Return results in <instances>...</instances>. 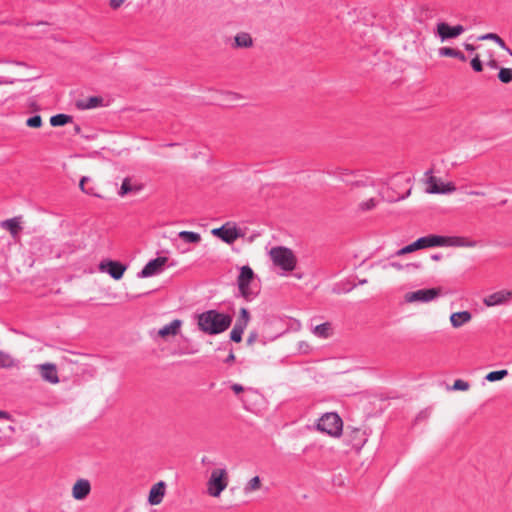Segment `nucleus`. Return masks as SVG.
<instances>
[{
    "mask_svg": "<svg viewBox=\"0 0 512 512\" xmlns=\"http://www.w3.org/2000/svg\"><path fill=\"white\" fill-rule=\"evenodd\" d=\"M387 184L386 179H373L364 175H359L351 181L350 186L353 189H370L376 194V196L361 199L356 207L357 212L364 214L375 210L380 201L384 199L381 190Z\"/></svg>",
    "mask_w": 512,
    "mask_h": 512,
    "instance_id": "1",
    "label": "nucleus"
},
{
    "mask_svg": "<svg viewBox=\"0 0 512 512\" xmlns=\"http://www.w3.org/2000/svg\"><path fill=\"white\" fill-rule=\"evenodd\" d=\"M198 327L204 333L213 335L224 332L231 325L232 318L215 310L198 315Z\"/></svg>",
    "mask_w": 512,
    "mask_h": 512,
    "instance_id": "2",
    "label": "nucleus"
},
{
    "mask_svg": "<svg viewBox=\"0 0 512 512\" xmlns=\"http://www.w3.org/2000/svg\"><path fill=\"white\" fill-rule=\"evenodd\" d=\"M229 485V473L225 468H214L206 483V491L210 497L219 498Z\"/></svg>",
    "mask_w": 512,
    "mask_h": 512,
    "instance_id": "3",
    "label": "nucleus"
},
{
    "mask_svg": "<svg viewBox=\"0 0 512 512\" xmlns=\"http://www.w3.org/2000/svg\"><path fill=\"white\" fill-rule=\"evenodd\" d=\"M272 263L283 271L290 272L296 267L297 259L289 248L278 246L269 251Z\"/></svg>",
    "mask_w": 512,
    "mask_h": 512,
    "instance_id": "4",
    "label": "nucleus"
},
{
    "mask_svg": "<svg viewBox=\"0 0 512 512\" xmlns=\"http://www.w3.org/2000/svg\"><path fill=\"white\" fill-rule=\"evenodd\" d=\"M317 430L337 438L342 433L343 421L336 413H326L318 420Z\"/></svg>",
    "mask_w": 512,
    "mask_h": 512,
    "instance_id": "5",
    "label": "nucleus"
},
{
    "mask_svg": "<svg viewBox=\"0 0 512 512\" xmlns=\"http://www.w3.org/2000/svg\"><path fill=\"white\" fill-rule=\"evenodd\" d=\"M211 234L226 244H233L237 239L244 237L245 232L234 222H226L219 228H213Z\"/></svg>",
    "mask_w": 512,
    "mask_h": 512,
    "instance_id": "6",
    "label": "nucleus"
},
{
    "mask_svg": "<svg viewBox=\"0 0 512 512\" xmlns=\"http://www.w3.org/2000/svg\"><path fill=\"white\" fill-rule=\"evenodd\" d=\"M35 371L44 383L56 386L61 382L59 369L53 362L39 363L35 366Z\"/></svg>",
    "mask_w": 512,
    "mask_h": 512,
    "instance_id": "7",
    "label": "nucleus"
},
{
    "mask_svg": "<svg viewBox=\"0 0 512 512\" xmlns=\"http://www.w3.org/2000/svg\"><path fill=\"white\" fill-rule=\"evenodd\" d=\"M442 293L440 287L429 289H420L416 291L407 292L404 294V301L408 304L412 303H428L438 298Z\"/></svg>",
    "mask_w": 512,
    "mask_h": 512,
    "instance_id": "8",
    "label": "nucleus"
},
{
    "mask_svg": "<svg viewBox=\"0 0 512 512\" xmlns=\"http://www.w3.org/2000/svg\"><path fill=\"white\" fill-rule=\"evenodd\" d=\"M98 270L101 273L108 274L115 281H119L123 278L127 266L116 260L103 259L98 264Z\"/></svg>",
    "mask_w": 512,
    "mask_h": 512,
    "instance_id": "9",
    "label": "nucleus"
},
{
    "mask_svg": "<svg viewBox=\"0 0 512 512\" xmlns=\"http://www.w3.org/2000/svg\"><path fill=\"white\" fill-rule=\"evenodd\" d=\"M255 274L251 267L242 266L240 269V274L237 278L238 289L242 297L245 299H249V297L253 294L250 284L254 281Z\"/></svg>",
    "mask_w": 512,
    "mask_h": 512,
    "instance_id": "10",
    "label": "nucleus"
},
{
    "mask_svg": "<svg viewBox=\"0 0 512 512\" xmlns=\"http://www.w3.org/2000/svg\"><path fill=\"white\" fill-rule=\"evenodd\" d=\"M425 190L429 194H448L454 192L456 187L452 182L444 183L440 178L428 175Z\"/></svg>",
    "mask_w": 512,
    "mask_h": 512,
    "instance_id": "11",
    "label": "nucleus"
},
{
    "mask_svg": "<svg viewBox=\"0 0 512 512\" xmlns=\"http://www.w3.org/2000/svg\"><path fill=\"white\" fill-rule=\"evenodd\" d=\"M168 260L169 259L165 256H159L155 259L150 260L142 268V270L139 272L138 276L140 278H150V277L161 274L164 271V269L168 263Z\"/></svg>",
    "mask_w": 512,
    "mask_h": 512,
    "instance_id": "12",
    "label": "nucleus"
},
{
    "mask_svg": "<svg viewBox=\"0 0 512 512\" xmlns=\"http://www.w3.org/2000/svg\"><path fill=\"white\" fill-rule=\"evenodd\" d=\"M512 300V291L508 289L493 292L483 298L486 307L506 305Z\"/></svg>",
    "mask_w": 512,
    "mask_h": 512,
    "instance_id": "13",
    "label": "nucleus"
},
{
    "mask_svg": "<svg viewBox=\"0 0 512 512\" xmlns=\"http://www.w3.org/2000/svg\"><path fill=\"white\" fill-rule=\"evenodd\" d=\"M144 189V185L135 179L134 177H125L122 180L121 186L118 191L120 197H126L128 195H136Z\"/></svg>",
    "mask_w": 512,
    "mask_h": 512,
    "instance_id": "14",
    "label": "nucleus"
},
{
    "mask_svg": "<svg viewBox=\"0 0 512 512\" xmlns=\"http://www.w3.org/2000/svg\"><path fill=\"white\" fill-rule=\"evenodd\" d=\"M183 322L180 319H174L169 324L164 325L156 332V337L163 341H168L176 337L182 328Z\"/></svg>",
    "mask_w": 512,
    "mask_h": 512,
    "instance_id": "15",
    "label": "nucleus"
},
{
    "mask_svg": "<svg viewBox=\"0 0 512 512\" xmlns=\"http://www.w3.org/2000/svg\"><path fill=\"white\" fill-rule=\"evenodd\" d=\"M472 320L473 315L469 310L455 311L449 316V322L453 329H461L470 324Z\"/></svg>",
    "mask_w": 512,
    "mask_h": 512,
    "instance_id": "16",
    "label": "nucleus"
},
{
    "mask_svg": "<svg viewBox=\"0 0 512 512\" xmlns=\"http://www.w3.org/2000/svg\"><path fill=\"white\" fill-rule=\"evenodd\" d=\"M442 246L475 248L477 246V242L462 236H442Z\"/></svg>",
    "mask_w": 512,
    "mask_h": 512,
    "instance_id": "17",
    "label": "nucleus"
},
{
    "mask_svg": "<svg viewBox=\"0 0 512 512\" xmlns=\"http://www.w3.org/2000/svg\"><path fill=\"white\" fill-rule=\"evenodd\" d=\"M464 32L462 25L450 26L445 22L437 24V34L442 41L450 38H456Z\"/></svg>",
    "mask_w": 512,
    "mask_h": 512,
    "instance_id": "18",
    "label": "nucleus"
},
{
    "mask_svg": "<svg viewBox=\"0 0 512 512\" xmlns=\"http://www.w3.org/2000/svg\"><path fill=\"white\" fill-rule=\"evenodd\" d=\"M91 492V484L89 480L81 478L78 479L72 486V497L77 501H82L87 498Z\"/></svg>",
    "mask_w": 512,
    "mask_h": 512,
    "instance_id": "19",
    "label": "nucleus"
},
{
    "mask_svg": "<svg viewBox=\"0 0 512 512\" xmlns=\"http://www.w3.org/2000/svg\"><path fill=\"white\" fill-rule=\"evenodd\" d=\"M165 493H166L165 482L159 481V482L155 483L149 491V495H148L149 504L159 505L162 502V500L165 496Z\"/></svg>",
    "mask_w": 512,
    "mask_h": 512,
    "instance_id": "20",
    "label": "nucleus"
},
{
    "mask_svg": "<svg viewBox=\"0 0 512 512\" xmlns=\"http://www.w3.org/2000/svg\"><path fill=\"white\" fill-rule=\"evenodd\" d=\"M1 227L7 230L15 240H18L19 234L23 229L22 217L17 216L11 219H7L1 223Z\"/></svg>",
    "mask_w": 512,
    "mask_h": 512,
    "instance_id": "21",
    "label": "nucleus"
},
{
    "mask_svg": "<svg viewBox=\"0 0 512 512\" xmlns=\"http://www.w3.org/2000/svg\"><path fill=\"white\" fill-rule=\"evenodd\" d=\"M333 333H334V329L332 327V324L329 322H325V323L316 325L312 330V334L316 338L322 339V340L332 337Z\"/></svg>",
    "mask_w": 512,
    "mask_h": 512,
    "instance_id": "22",
    "label": "nucleus"
},
{
    "mask_svg": "<svg viewBox=\"0 0 512 512\" xmlns=\"http://www.w3.org/2000/svg\"><path fill=\"white\" fill-rule=\"evenodd\" d=\"M18 360L9 352L0 350V369L11 370L18 367Z\"/></svg>",
    "mask_w": 512,
    "mask_h": 512,
    "instance_id": "23",
    "label": "nucleus"
},
{
    "mask_svg": "<svg viewBox=\"0 0 512 512\" xmlns=\"http://www.w3.org/2000/svg\"><path fill=\"white\" fill-rule=\"evenodd\" d=\"M416 241L417 244L419 245V250L428 247L442 246V236L439 235H429L426 237H421Z\"/></svg>",
    "mask_w": 512,
    "mask_h": 512,
    "instance_id": "24",
    "label": "nucleus"
},
{
    "mask_svg": "<svg viewBox=\"0 0 512 512\" xmlns=\"http://www.w3.org/2000/svg\"><path fill=\"white\" fill-rule=\"evenodd\" d=\"M234 46L238 48H248L253 45V40L250 34L241 32L234 37Z\"/></svg>",
    "mask_w": 512,
    "mask_h": 512,
    "instance_id": "25",
    "label": "nucleus"
},
{
    "mask_svg": "<svg viewBox=\"0 0 512 512\" xmlns=\"http://www.w3.org/2000/svg\"><path fill=\"white\" fill-rule=\"evenodd\" d=\"M103 99L98 96L89 97L77 104L81 109H93L102 105Z\"/></svg>",
    "mask_w": 512,
    "mask_h": 512,
    "instance_id": "26",
    "label": "nucleus"
},
{
    "mask_svg": "<svg viewBox=\"0 0 512 512\" xmlns=\"http://www.w3.org/2000/svg\"><path fill=\"white\" fill-rule=\"evenodd\" d=\"M179 237L186 243L197 244L201 241V235L192 231H180Z\"/></svg>",
    "mask_w": 512,
    "mask_h": 512,
    "instance_id": "27",
    "label": "nucleus"
},
{
    "mask_svg": "<svg viewBox=\"0 0 512 512\" xmlns=\"http://www.w3.org/2000/svg\"><path fill=\"white\" fill-rule=\"evenodd\" d=\"M72 121V117L66 114H57L50 117V124L53 127L64 126Z\"/></svg>",
    "mask_w": 512,
    "mask_h": 512,
    "instance_id": "28",
    "label": "nucleus"
},
{
    "mask_svg": "<svg viewBox=\"0 0 512 512\" xmlns=\"http://www.w3.org/2000/svg\"><path fill=\"white\" fill-rule=\"evenodd\" d=\"M479 40H492L494 41L495 43H497L502 49H506L509 51L510 55L512 56V51H510L505 42L503 41V39L498 36L497 34L495 33H487L485 35H481L478 37Z\"/></svg>",
    "mask_w": 512,
    "mask_h": 512,
    "instance_id": "29",
    "label": "nucleus"
},
{
    "mask_svg": "<svg viewBox=\"0 0 512 512\" xmlns=\"http://www.w3.org/2000/svg\"><path fill=\"white\" fill-rule=\"evenodd\" d=\"M262 487V482L259 476L252 477L245 485V493H252L258 491Z\"/></svg>",
    "mask_w": 512,
    "mask_h": 512,
    "instance_id": "30",
    "label": "nucleus"
},
{
    "mask_svg": "<svg viewBox=\"0 0 512 512\" xmlns=\"http://www.w3.org/2000/svg\"><path fill=\"white\" fill-rule=\"evenodd\" d=\"M383 272H387L389 270H395L397 272H401L403 270V265L399 262H389V263H385V262H378L376 264Z\"/></svg>",
    "mask_w": 512,
    "mask_h": 512,
    "instance_id": "31",
    "label": "nucleus"
},
{
    "mask_svg": "<svg viewBox=\"0 0 512 512\" xmlns=\"http://www.w3.org/2000/svg\"><path fill=\"white\" fill-rule=\"evenodd\" d=\"M507 375H508V370L503 369V370L492 371V372L487 373L485 375V379L488 382H496V381L503 380Z\"/></svg>",
    "mask_w": 512,
    "mask_h": 512,
    "instance_id": "32",
    "label": "nucleus"
},
{
    "mask_svg": "<svg viewBox=\"0 0 512 512\" xmlns=\"http://www.w3.org/2000/svg\"><path fill=\"white\" fill-rule=\"evenodd\" d=\"M245 329H246L245 326L235 323V325L230 333L231 340L234 342H237V343L241 342L242 334Z\"/></svg>",
    "mask_w": 512,
    "mask_h": 512,
    "instance_id": "33",
    "label": "nucleus"
},
{
    "mask_svg": "<svg viewBox=\"0 0 512 512\" xmlns=\"http://www.w3.org/2000/svg\"><path fill=\"white\" fill-rule=\"evenodd\" d=\"M89 181V177H82L80 182H79V188L80 190L85 193V194H88V195H92V196H95V197H101V195L99 193H97L93 188H86L85 185L86 183Z\"/></svg>",
    "mask_w": 512,
    "mask_h": 512,
    "instance_id": "34",
    "label": "nucleus"
},
{
    "mask_svg": "<svg viewBox=\"0 0 512 512\" xmlns=\"http://www.w3.org/2000/svg\"><path fill=\"white\" fill-rule=\"evenodd\" d=\"M498 78L502 83H509L512 81V69L501 68L498 73Z\"/></svg>",
    "mask_w": 512,
    "mask_h": 512,
    "instance_id": "35",
    "label": "nucleus"
},
{
    "mask_svg": "<svg viewBox=\"0 0 512 512\" xmlns=\"http://www.w3.org/2000/svg\"><path fill=\"white\" fill-rule=\"evenodd\" d=\"M249 321H250V315H249L248 310L246 308H241L240 312H239V318L237 319L236 323L247 327Z\"/></svg>",
    "mask_w": 512,
    "mask_h": 512,
    "instance_id": "36",
    "label": "nucleus"
},
{
    "mask_svg": "<svg viewBox=\"0 0 512 512\" xmlns=\"http://www.w3.org/2000/svg\"><path fill=\"white\" fill-rule=\"evenodd\" d=\"M419 245L417 244V241L399 249L397 252H396V255L397 256H403V255H406V254H409V253H412L414 251H417L419 250Z\"/></svg>",
    "mask_w": 512,
    "mask_h": 512,
    "instance_id": "37",
    "label": "nucleus"
},
{
    "mask_svg": "<svg viewBox=\"0 0 512 512\" xmlns=\"http://www.w3.org/2000/svg\"><path fill=\"white\" fill-rule=\"evenodd\" d=\"M469 389H470L469 382L462 380V379L455 380L452 385V390H455V391H468Z\"/></svg>",
    "mask_w": 512,
    "mask_h": 512,
    "instance_id": "38",
    "label": "nucleus"
},
{
    "mask_svg": "<svg viewBox=\"0 0 512 512\" xmlns=\"http://www.w3.org/2000/svg\"><path fill=\"white\" fill-rule=\"evenodd\" d=\"M26 125L30 128H40L42 126V117L35 115L26 120Z\"/></svg>",
    "mask_w": 512,
    "mask_h": 512,
    "instance_id": "39",
    "label": "nucleus"
},
{
    "mask_svg": "<svg viewBox=\"0 0 512 512\" xmlns=\"http://www.w3.org/2000/svg\"><path fill=\"white\" fill-rule=\"evenodd\" d=\"M457 49L451 47H442L438 50V53L442 57H452L454 58L455 52Z\"/></svg>",
    "mask_w": 512,
    "mask_h": 512,
    "instance_id": "40",
    "label": "nucleus"
},
{
    "mask_svg": "<svg viewBox=\"0 0 512 512\" xmlns=\"http://www.w3.org/2000/svg\"><path fill=\"white\" fill-rule=\"evenodd\" d=\"M471 66L476 72H481L483 70L479 55H475V57L471 60Z\"/></svg>",
    "mask_w": 512,
    "mask_h": 512,
    "instance_id": "41",
    "label": "nucleus"
},
{
    "mask_svg": "<svg viewBox=\"0 0 512 512\" xmlns=\"http://www.w3.org/2000/svg\"><path fill=\"white\" fill-rule=\"evenodd\" d=\"M298 349L301 352L307 353V352H309L311 350V346H310V344L307 341H300L298 343Z\"/></svg>",
    "mask_w": 512,
    "mask_h": 512,
    "instance_id": "42",
    "label": "nucleus"
},
{
    "mask_svg": "<svg viewBox=\"0 0 512 512\" xmlns=\"http://www.w3.org/2000/svg\"><path fill=\"white\" fill-rule=\"evenodd\" d=\"M0 420L13 421V418L9 412L0 410Z\"/></svg>",
    "mask_w": 512,
    "mask_h": 512,
    "instance_id": "43",
    "label": "nucleus"
},
{
    "mask_svg": "<svg viewBox=\"0 0 512 512\" xmlns=\"http://www.w3.org/2000/svg\"><path fill=\"white\" fill-rule=\"evenodd\" d=\"M124 3V0H110V6L113 9L119 8Z\"/></svg>",
    "mask_w": 512,
    "mask_h": 512,
    "instance_id": "44",
    "label": "nucleus"
},
{
    "mask_svg": "<svg viewBox=\"0 0 512 512\" xmlns=\"http://www.w3.org/2000/svg\"><path fill=\"white\" fill-rule=\"evenodd\" d=\"M257 339V334L255 332H251L247 338V344L252 345Z\"/></svg>",
    "mask_w": 512,
    "mask_h": 512,
    "instance_id": "45",
    "label": "nucleus"
},
{
    "mask_svg": "<svg viewBox=\"0 0 512 512\" xmlns=\"http://www.w3.org/2000/svg\"><path fill=\"white\" fill-rule=\"evenodd\" d=\"M454 58L459 59L462 62H465L467 60L465 55L459 50H456Z\"/></svg>",
    "mask_w": 512,
    "mask_h": 512,
    "instance_id": "46",
    "label": "nucleus"
},
{
    "mask_svg": "<svg viewBox=\"0 0 512 512\" xmlns=\"http://www.w3.org/2000/svg\"><path fill=\"white\" fill-rule=\"evenodd\" d=\"M231 388L236 394H239L244 390V388L239 384H233Z\"/></svg>",
    "mask_w": 512,
    "mask_h": 512,
    "instance_id": "47",
    "label": "nucleus"
},
{
    "mask_svg": "<svg viewBox=\"0 0 512 512\" xmlns=\"http://www.w3.org/2000/svg\"><path fill=\"white\" fill-rule=\"evenodd\" d=\"M468 196H480L484 197L486 194L482 191H470L467 193Z\"/></svg>",
    "mask_w": 512,
    "mask_h": 512,
    "instance_id": "48",
    "label": "nucleus"
},
{
    "mask_svg": "<svg viewBox=\"0 0 512 512\" xmlns=\"http://www.w3.org/2000/svg\"><path fill=\"white\" fill-rule=\"evenodd\" d=\"M410 194H411V189H409V190L407 191L406 195L399 196V197H398V198H396V199H390L389 201H390V202L400 201V200H403V199H405L406 197H408Z\"/></svg>",
    "mask_w": 512,
    "mask_h": 512,
    "instance_id": "49",
    "label": "nucleus"
},
{
    "mask_svg": "<svg viewBox=\"0 0 512 512\" xmlns=\"http://www.w3.org/2000/svg\"><path fill=\"white\" fill-rule=\"evenodd\" d=\"M488 65L492 68V69H497L498 68V63L495 59L491 58L489 61H488Z\"/></svg>",
    "mask_w": 512,
    "mask_h": 512,
    "instance_id": "50",
    "label": "nucleus"
},
{
    "mask_svg": "<svg viewBox=\"0 0 512 512\" xmlns=\"http://www.w3.org/2000/svg\"><path fill=\"white\" fill-rule=\"evenodd\" d=\"M464 48L467 50V51H474L475 50V47L472 45V44H464Z\"/></svg>",
    "mask_w": 512,
    "mask_h": 512,
    "instance_id": "51",
    "label": "nucleus"
},
{
    "mask_svg": "<svg viewBox=\"0 0 512 512\" xmlns=\"http://www.w3.org/2000/svg\"><path fill=\"white\" fill-rule=\"evenodd\" d=\"M235 360V355L233 353H230L228 358H227V361L228 362H233Z\"/></svg>",
    "mask_w": 512,
    "mask_h": 512,
    "instance_id": "52",
    "label": "nucleus"
},
{
    "mask_svg": "<svg viewBox=\"0 0 512 512\" xmlns=\"http://www.w3.org/2000/svg\"><path fill=\"white\" fill-rule=\"evenodd\" d=\"M74 130H75L76 133H80V126H78V125L75 126Z\"/></svg>",
    "mask_w": 512,
    "mask_h": 512,
    "instance_id": "53",
    "label": "nucleus"
},
{
    "mask_svg": "<svg viewBox=\"0 0 512 512\" xmlns=\"http://www.w3.org/2000/svg\"><path fill=\"white\" fill-rule=\"evenodd\" d=\"M433 259H434V260H439V259H440V256L435 255V256H433Z\"/></svg>",
    "mask_w": 512,
    "mask_h": 512,
    "instance_id": "54",
    "label": "nucleus"
},
{
    "mask_svg": "<svg viewBox=\"0 0 512 512\" xmlns=\"http://www.w3.org/2000/svg\"><path fill=\"white\" fill-rule=\"evenodd\" d=\"M358 432H359V430H358V429H353V430H352V433H353V434H357Z\"/></svg>",
    "mask_w": 512,
    "mask_h": 512,
    "instance_id": "55",
    "label": "nucleus"
},
{
    "mask_svg": "<svg viewBox=\"0 0 512 512\" xmlns=\"http://www.w3.org/2000/svg\"><path fill=\"white\" fill-rule=\"evenodd\" d=\"M366 282L367 281L365 279L360 281L361 284H365Z\"/></svg>",
    "mask_w": 512,
    "mask_h": 512,
    "instance_id": "56",
    "label": "nucleus"
}]
</instances>
